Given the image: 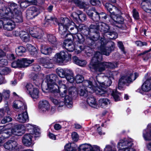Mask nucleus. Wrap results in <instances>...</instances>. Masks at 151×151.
<instances>
[{
    "mask_svg": "<svg viewBox=\"0 0 151 151\" xmlns=\"http://www.w3.org/2000/svg\"><path fill=\"white\" fill-rule=\"evenodd\" d=\"M38 107L41 112H46L49 111L50 108V106L48 101L43 100L39 102Z\"/></svg>",
    "mask_w": 151,
    "mask_h": 151,
    "instance_id": "nucleus-18",
    "label": "nucleus"
},
{
    "mask_svg": "<svg viewBox=\"0 0 151 151\" xmlns=\"http://www.w3.org/2000/svg\"><path fill=\"white\" fill-rule=\"evenodd\" d=\"M79 150V151H100L99 147L94 146L93 147L91 145L87 144L81 145Z\"/></svg>",
    "mask_w": 151,
    "mask_h": 151,
    "instance_id": "nucleus-17",
    "label": "nucleus"
},
{
    "mask_svg": "<svg viewBox=\"0 0 151 151\" xmlns=\"http://www.w3.org/2000/svg\"><path fill=\"white\" fill-rule=\"evenodd\" d=\"M11 151H18L20 147V145L16 141H13Z\"/></svg>",
    "mask_w": 151,
    "mask_h": 151,
    "instance_id": "nucleus-49",
    "label": "nucleus"
},
{
    "mask_svg": "<svg viewBox=\"0 0 151 151\" xmlns=\"http://www.w3.org/2000/svg\"><path fill=\"white\" fill-rule=\"evenodd\" d=\"M86 5H85V6L83 8H85L84 11L87 13L89 17H91L93 16V12H95L94 9L93 8H92L91 6H88V7H86V4L85 3Z\"/></svg>",
    "mask_w": 151,
    "mask_h": 151,
    "instance_id": "nucleus-41",
    "label": "nucleus"
},
{
    "mask_svg": "<svg viewBox=\"0 0 151 151\" xmlns=\"http://www.w3.org/2000/svg\"><path fill=\"white\" fill-rule=\"evenodd\" d=\"M63 46L68 51L72 52L76 48L71 38L68 39L64 40L63 44ZM76 49L75 50H76Z\"/></svg>",
    "mask_w": 151,
    "mask_h": 151,
    "instance_id": "nucleus-21",
    "label": "nucleus"
},
{
    "mask_svg": "<svg viewBox=\"0 0 151 151\" xmlns=\"http://www.w3.org/2000/svg\"><path fill=\"white\" fill-rule=\"evenodd\" d=\"M133 144L131 141L126 139H121L119 141L117 145L118 148H119V151H122V149H125L126 147L132 148Z\"/></svg>",
    "mask_w": 151,
    "mask_h": 151,
    "instance_id": "nucleus-19",
    "label": "nucleus"
},
{
    "mask_svg": "<svg viewBox=\"0 0 151 151\" xmlns=\"http://www.w3.org/2000/svg\"><path fill=\"white\" fill-rule=\"evenodd\" d=\"M13 106L16 109H20L23 111L26 110L27 108L25 103L23 101L19 100L15 101L13 103Z\"/></svg>",
    "mask_w": 151,
    "mask_h": 151,
    "instance_id": "nucleus-26",
    "label": "nucleus"
},
{
    "mask_svg": "<svg viewBox=\"0 0 151 151\" xmlns=\"http://www.w3.org/2000/svg\"><path fill=\"white\" fill-rule=\"evenodd\" d=\"M10 130L9 129L6 128L5 127H0V134H2L3 136H5V134H9Z\"/></svg>",
    "mask_w": 151,
    "mask_h": 151,
    "instance_id": "nucleus-50",
    "label": "nucleus"
},
{
    "mask_svg": "<svg viewBox=\"0 0 151 151\" xmlns=\"http://www.w3.org/2000/svg\"><path fill=\"white\" fill-rule=\"evenodd\" d=\"M52 49L50 47H48L45 45H42L41 46V52L45 55H50L51 53Z\"/></svg>",
    "mask_w": 151,
    "mask_h": 151,
    "instance_id": "nucleus-35",
    "label": "nucleus"
},
{
    "mask_svg": "<svg viewBox=\"0 0 151 151\" xmlns=\"http://www.w3.org/2000/svg\"><path fill=\"white\" fill-rule=\"evenodd\" d=\"M90 80L86 81L83 82V85L82 86H80L77 90V93H78L81 96H83L84 97H87L88 94V92H90V91H91V88H90L88 85H85V83L87 81H92L91 79H92V78H90Z\"/></svg>",
    "mask_w": 151,
    "mask_h": 151,
    "instance_id": "nucleus-14",
    "label": "nucleus"
},
{
    "mask_svg": "<svg viewBox=\"0 0 151 151\" xmlns=\"http://www.w3.org/2000/svg\"><path fill=\"white\" fill-rule=\"evenodd\" d=\"M71 2H73L77 6L80 8H83L85 6V3L79 0H69Z\"/></svg>",
    "mask_w": 151,
    "mask_h": 151,
    "instance_id": "nucleus-47",
    "label": "nucleus"
},
{
    "mask_svg": "<svg viewBox=\"0 0 151 151\" xmlns=\"http://www.w3.org/2000/svg\"><path fill=\"white\" fill-rule=\"evenodd\" d=\"M138 76V74L135 73L133 74L131 73L126 76H123L120 79L118 83V88L121 89L122 86L125 83H130L136 79Z\"/></svg>",
    "mask_w": 151,
    "mask_h": 151,
    "instance_id": "nucleus-8",
    "label": "nucleus"
},
{
    "mask_svg": "<svg viewBox=\"0 0 151 151\" xmlns=\"http://www.w3.org/2000/svg\"><path fill=\"white\" fill-rule=\"evenodd\" d=\"M86 101L88 104L93 108H97L98 106L95 99L92 95L88 97Z\"/></svg>",
    "mask_w": 151,
    "mask_h": 151,
    "instance_id": "nucleus-32",
    "label": "nucleus"
},
{
    "mask_svg": "<svg viewBox=\"0 0 151 151\" xmlns=\"http://www.w3.org/2000/svg\"><path fill=\"white\" fill-rule=\"evenodd\" d=\"M73 60L75 63L81 66H84L87 64V62L86 60H80L75 56L73 57Z\"/></svg>",
    "mask_w": 151,
    "mask_h": 151,
    "instance_id": "nucleus-38",
    "label": "nucleus"
},
{
    "mask_svg": "<svg viewBox=\"0 0 151 151\" xmlns=\"http://www.w3.org/2000/svg\"><path fill=\"white\" fill-rule=\"evenodd\" d=\"M95 15L92 16L91 18L94 21H98L100 19L99 14L96 11L95 12Z\"/></svg>",
    "mask_w": 151,
    "mask_h": 151,
    "instance_id": "nucleus-58",
    "label": "nucleus"
},
{
    "mask_svg": "<svg viewBox=\"0 0 151 151\" xmlns=\"http://www.w3.org/2000/svg\"><path fill=\"white\" fill-rule=\"evenodd\" d=\"M2 16L3 15H2ZM0 18L4 19L3 28L4 29L8 31H11L15 28V22L17 23L15 21V18H14L13 19H8L6 17H4L2 16L1 14H0Z\"/></svg>",
    "mask_w": 151,
    "mask_h": 151,
    "instance_id": "nucleus-11",
    "label": "nucleus"
},
{
    "mask_svg": "<svg viewBox=\"0 0 151 151\" xmlns=\"http://www.w3.org/2000/svg\"><path fill=\"white\" fill-rule=\"evenodd\" d=\"M72 137L73 140L75 142L77 141L78 139V135L76 132H74L72 133Z\"/></svg>",
    "mask_w": 151,
    "mask_h": 151,
    "instance_id": "nucleus-63",
    "label": "nucleus"
},
{
    "mask_svg": "<svg viewBox=\"0 0 151 151\" xmlns=\"http://www.w3.org/2000/svg\"><path fill=\"white\" fill-rule=\"evenodd\" d=\"M92 79L91 80L92 81H87L84 83L85 85H89L91 88V91H90V92L91 93L95 92L97 94L102 96H108L107 92L104 90V88L98 84L94 77H92Z\"/></svg>",
    "mask_w": 151,
    "mask_h": 151,
    "instance_id": "nucleus-6",
    "label": "nucleus"
},
{
    "mask_svg": "<svg viewBox=\"0 0 151 151\" xmlns=\"http://www.w3.org/2000/svg\"><path fill=\"white\" fill-rule=\"evenodd\" d=\"M45 21L46 22H50L52 21H55L57 22V19L55 18H52L49 16H47L45 17Z\"/></svg>",
    "mask_w": 151,
    "mask_h": 151,
    "instance_id": "nucleus-61",
    "label": "nucleus"
},
{
    "mask_svg": "<svg viewBox=\"0 0 151 151\" xmlns=\"http://www.w3.org/2000/svg\"><path fill=\"white\" fill-rule=\"evenodd\" d=\"M12 118L9 116H6L4 117L1 121V123L2 124H5L8 122H9L12 121Z\"/></svg>",
    "mask_w": 151,
    "mask_h": 151,
    "instance_id": "nucleus-57",
    "label": "nucleus"
},
{
    "mask_svg": "<svg viewBox=\"0 0 151 151\" xmlns=\"http://www.w3.org/2000/svg\"><path fill=\"white\" fill-rule=\"evenodd\" d=\"M43 76V74L37 75L35 73H32L30 76V78L34 81L35 84L38 86L42 82Z\"/></svg>",
    "mask_w": 151,
    "mask_h": 151,
    "instance_id": "nucleus-24",
    "label": "nucleus"
},
{
    "mask_svg": "<svg viewBox=\"0 0 151 151\" xmlns=\"http://www.w3.org/2000/svg\"><path fill=\"white\" fill-rule=\"evenodd\" d=\"M68 54L66 51H61L56 54L55 55V61L58 63H62L68 58Z\"/></svg>",
    "mask_w": 151,
    "mask_h": 151,
    "instance_id": "nucleus-15",
    "label": "nucleus"
},
{
    "mask_svg": "<svg viewBox=\"0 0 151 151\" xmlns=\"http://www.w3.org/2000/svg\"><path fill=\"white\" fill-rule=\"evenodd\" d=\"M75 80L77 83H80L83 81V77L79 75H77L75 78Z\"/></svg>",
    "mask_w": 151,
    "mask_h": 151,
    "instance_id": "nucleus-55",
    "label": "nucleus"
},
{
    "mask_svg": "<svg viewBox=\"0 0 151 151\" xmlns=\"http://www.w3.org/2000/svg\"><path fill=\"white\" fill-rule=\"evenodd\" d=\"M27 49L30 52V54L33 56H35L37 53V51L36 48L30 44L27 45Z\"/></svg>",
    "mask_w": 151,
    "mask_h": 151,
    "instance_id": "nucleus-39",
    "label": "nucleus"
},
{
    "mask_svg": "<svg viewBox=\"0 0 151 151\" xmlns=\"http://www.w3.org/2000/svg\"><path fill=\"white\" fill-rule=\"evenodd\" d=\"M83 50L86 53H90L92 50V49L89 47H84L83 45L79 44L76 47L75 52L78 54L80 53Z\"/></svg>",
    "mask_w": 151,
    "mask_h": 151,
    "instance_id": "nucleus-28",
    "label": "nucleus"
},
{
    "mask_svg": "<svg viewBox=\"0 0 151 151\" xmlns=\"http://www.w3.org/2000/svg\"><path fill=\"white\" fill-rule=\"evenodd\" d=\"M70 70L68 69H63L61 68H58L56 70L57 74L59 76L62 78H65L68 72H70Z\"/></svg>",
    "mask_w": 151,
    "mask_h": 151,
    "instance_id": "nucleus-33",
    "label": "nucleus"
},
{
    "mask_svg": "<svg viewBox=\"0 0 151 151\" xmlns=\"http://www.w3.org/2000/svg\"><path fill=\"white\" fill-rule=\"evenodd\" d=\"M99 105L102 108H106L111 104L110 100L107 98H101L98 101Z\"/></svg>",
    "mask_w": 151,
    "mask_h": 151,
    "instance_id": "nucleus-29",
    "label": "nucleus"
},
{
    "mask_svg": "<svg viewBox=\"0 0 151 151\" xmlns=\"http://www.w3.org/2000/svg\"><path fill=\"white\" fill-rule=\"evenodd\" d=\"M95 79L98 84L104 88L110 86L112 83L111 81L109 78L106 77V76H102L99 74L96 76Z\"/></svg>",
    "mask_w": 151,
    "mask_h": 151,
    "instance_id": "nucleus-9",
    "label": "nucleus"
},
{
    "mask_svg": "<svg viewBox=\"0 0 151 151\" xmlns=\"http://www.w3.org/2000/svg\"><path fill=\"white\" fill-rule=\"evenodd\" d=\"M25 127L21 124L15 125L12 132L15 135L18 136L22 135L24 132Z\"/></svg>",
    "mask_w": 151,
    "mask_h": 151,
    "instance_id": "nucleus-23",
    "label": "nucleus"
},
{
    "mask_svg": "<svg viewBox=\"0 0 151 151\" xmlns=\"http://www.w3.org/2000/svg\"><path fill=\"white\" fill-rule=\"evenodd\" d=\"M101 45L99 48V52L95 53L89 65V67L91 71L94 70L96 72H102L106 68H113L116 67L117 65V63H111L109 62H99L102 59V55L106 56L109 55L110 53L114 50L115 47V44L113 42H109V47L105 46L107 42L105 36L101 37L99 40Z\"/></svg>",
    "mask_w": 151,
    "mask_h": 151,
    "instance_id": "nucleus-2",
    "label": "nucleus"
},
{
    "mask_svg": "<svg viewBox=\"0 0 151 151\" xmlns=\"http://www.w3.org/2000/svg\"><path fill=\"white\" fill-rule=\"evenodd\" d=\"M7 3L3 8L0 11V14L8 19H13L15 18L17 22H21L22 19L21 12L19 10V6L14 3H10L6 6ZM3 17V16H2Z\"/></svg>",
    "mask_w": 151,
    "mask_h": 151,
    "instance_id": "nucleus-3",
    "label": "nucleus"
},
{
    "mask_svg": "<svg viewBox=\"0 0 151 151\" xmlns=\"http://www.w3.org/2000/svg\"><path fill=\"white\" fill-rule=\"evenodd\" d=\"M59 26V31L60 34L63 35V37L70 36L72 37L73 36L71 35L66 34L67 29L73 34H76L78 32V26L72 22H70L68 18H63L60 22L58 24Z\"/></svg>",
    "mask_w": 151,
    "mask_h": 151,
    "instance_id": "nucleus-4",
    "label": "nucleus"
},
{
    "mask_svg": "<svg viewBox=\"0 0 151 151\" xmlns=\"http://www.w3.org/2000/svg\"><path fill=\"white\" fill-rule=\"evenodd\" d=\"M24 111L19 114L17 118V120L20 122L25 123L28 120V117L26 110Z\"/></svg>",
    "mask_w": 151,
    "mask_h": 151,
    "instance_id": "nucleus-27",
    "label": "nucleus"
},
{
    "mask_svg": "<svg viewBox=\"0 0 151 151\" xmlns=\"http://www.w3.org/2000/svg\"><path fill=\"white\" fill-rule=\"evenodd\" d=\"M32 136L30 134H27L24 136L22 140L24 145L27 146H30L32 144Z\"/></svg>",
    "mask_w": 151,
    "mask_h": 151,
    "instance_id": "nucleus-30",
    "label": "nucleus"
},
{
    "mask_svg": "<svg viewBox=\"0 0 151 151\" xmlns=\"http://www.w3.org/2000/svg\"><path fill=\"white\" fill-rule=\"evenodd\" d=\"M22 68L27 67L34 62L33 59L31 60L26 58H22Z\"/></svg>",
    "mask_w": 151,
    "mask_h": 151,
    "instance_id": "nucleus-42",
    "label": "nucleus"
},
{
    "mask_svg": "<svg viewBox=\"0 0 151 151\" xmlns=\"http://www.w3.org/2000/svg\"><path fill=\"white\" fill-rule=\"evenodd\" d=\"M119 94L116 91H112L111 95L113 96L115 101H117L120 100Z\"/></svg>",
    "mask_w": 151,
    "mask_h": 151,
    "instance_id": "nucleus-53",
    "label": "nucleus"
},
{
    "mask_svg": "<svg viewBox=\"0 0 151 151\" xmlns=\"http://www.w3.org/2000/svg\"><path fill=\"white\" fill-rule=\"evenodd\" d=\"M35 126L32 124H26L25 129L27 130L30 132H32Z\"/></svg>",
    "mask_w": 151,
    "mask_h": 151,
    "instance_id": "nucleus-60",
    "label": "nucleus"
},
{
    "mask_svg": "<svg viewBox=\"0 0 151 151\" xmlns=\"http://www.w3.org/2000/svg\"><path fill=\"white\" fill-rule=\"evenodd\" d=\"M78 31H82V32L87 38L90 37V36H88L89 35V32L88 30L86 29V27L84 24H80L78 27Z\"/></svg>",
    "mask_w": 151,
    "mask_h": 151,
    "instance_id": "nucleus-37",
    "label": "nucleus"
},
{
    "mask_svg": "<svg viewBox=\"0 0 151 151\" xmlns=\"http://www.w3.org/2000/svg\"><path fill=\"white\" fill-rule=\"evenodd\" d=\"M12 142L13 140H11L6 142L4 144V148L10 151H11L12 146Z\"/></svg>",
    "mask_w": 151,
    "mask_h": 151,
    "instance_id": "nucleus-48",
    "label": "nucleus"
},
{
    "mask_svg": "<svg viewBox=\"0 0 151 151\" xmlns=\"http://www.w3.org/2000/svg\"><path fill=\"white\" fill-rule=\"evenodd\" d=\"M26 87L27 93H29L32 98L37 99L38 98L39 91L37 88L34 87L31 83H27Z\"/></svg>",
    "mask_w": 151,
    "mask_h": 151,
    "instance_id": "nucleus-13",
    "label": "nucleus"
},
{
    "mask_svg": "<svg viewBox=\"0 0 151 151\" xmlns=\"http://www.w3.org/2000/svg\"><path fill=\"white\" fill-rule=\"evenodd\" d=\"M70 71L68 72L65 78L68 81L72 83L73 82L75 78L73 76V73L72 70H70Z\"/></svg>",
    "mask_w": 151,
    "mask_h": 151,
    "instance_id": "nucleus-43",
    "label": "nucleus"
},
{
    "mask_svg": "<svg viewBox=\"0 0 151 151\" xmlns=\"http://www.w3.org/2000/svg\"><path fill=\"white\" fill-rule=\"evenodd\" d=\"M133 15L135 19H138L139 17L138 12L136 11L135 9L133 10Z\"/></svg>",
    "mask_w": 151,
    "mask_h": 151,
    "instance_id": "nucleus-62",
    "label": "nucleus"
},
{
    "mask_svg": "<svg viewBox=\"0 0 151 151\" xmlns=\"http://www.w3.org/2000/svg\"><path fill=\"white\" fill-rule=\"evenodd\" d=\"M6 112L8 115L11 114V112L8 106L5 107L2 109H0V117H2L3 116Z\"/></svg>",
    "mask_w": 151,
    "mask_h": 151,
    "instance_id": "nucleus-45",
    "label": "nucleus"
},
{
    "mask_svg": "<svg viewBox=\"0 0 151 151\" xmlns=\"http://www.w3.org/2000/svg\"><path fill=\"white\" fill-rule=\"evenodd\" d=\"M71 17L77 20H78L83 22L86 20V16L85 14L79 10H78L76 12L72 13Z\"/></svg>",
    "mask_w": 151,
    "mask_h": 151,
    "instance_id": "nucleus-22",
    "label": "nucleus"
},
{
    "mask_svg": "<svg viewBox=\"0 0 151 151\" xmlns=\"http://www.w3.org/2000/svg\"><path fill=\"white\" fill-rule=\"evenodd\" d=\"M42 40L47 41L54 47H56L58 44L56 37L52 34L45 33Z\"/></svg>",
    "mask_w": 151,
    "mask_h": 151,
    "instance_id": "nucleus-16",
    "label": "nucleus"
},
{
    "mask_svg": "<svg viewBox=\"0 0 151 151\" xmlns=\"http://www.w3.org/2000/svg\"><path fill=\"white\" fill-rule=\"evenodd\" d=\"M10 92L9 90L4 89L2 92V96L6 99H8L9 98Z\"/></svg>",
    "mask_w": 151,
    "mask_h": 151,
    "instance_id": "nucleus-52",
    "label": "nucleus"
},
{
    "mask_svg": "<svg viewBox=\"0 0 151 151\" xmlns=\"http://www.w3.org/2000/svg\"><path fill=\"white\" fill-rule=\"evenodd\" d=\"M40 134V129L36 126H35L31 133L33 135H35L36 137L38 136Z\"/></svg>",
    "mask_w": 151,
    "mask_h": 151,
    "instance_id": "nucleus-54",
    "label": "nucleus"
},
{
    "mask_svg": "<svg viewBox=\"0 0 151 151\" xmlns=\"http://www.w3.org/2000/svg\"><path fill=\"white\" fill-rule=\"evenodd\" d=\"M26 51V49L23 46H19L16 50V54L19 56H21L22 55L23 53Z\"/></svg>",
    "mask_w": 151,
    "mask_h": 151,
    "instance_id": "nucleus-46",
    "label": "nucleus"
},
{
    "mask_svg": "<svg viewBox=\"0 0 151 151\" xmlns=\"http://www.w3.org/2000/svg\"><path fill=\"white\" fill-rule=\"evenodd\" d=\"M30 4H32L28 1H22L20 3V6L22 8H26Z\"/></svg>",
    "mask_w": 151,
    "mask_h": 151,
    "instance_id": "nucleus-59",
    "label": "nucleus"
},
{
    "mask_svg": "<svg viewBox=\"0 0 151 151\" xmlns=\"http://www.w3.org/2000/svg\"><path fill=\"white\" fill-rule=\"evenodd\" d=\"M98 25L99 23L95 25L91 24L88 30L89 33L88 36H90V37L88 38H90L94 41H97L99 39V35L98 33L99 28Z\"/></svg>",
    "mask_w": 151,
    "mask_h": 151,
    "instance_id": "nucleus-10",
    "label": "nucleus"
},
{
    "mask_svg": "<svg viewBox=\"0 0 151 151\" xmlns=\"http://www.w3.org/2000/svg\"><path fill=\"white\" fill-rule=\"evenodd\" d=\"M46 80L47 88L42 87V90L44 89L52 93L49 96L50 101L58 107H63L65 104L68 108H72V97L66 95V86L62 81L58 80L57 76L55 74L46 76Z\"/></svg>",
    "mask_w": 151,
    "mask_h": 151,
    "instance_id": "nucleus-1",
    "label": "nucleus"
},
{
    "mask_svg": "<svg viewBox=\"0 0 151 151\" xmlns=\"http://www.w3.org/2000/svg\"><path fill=\"white\" fill-rule=\"evenodd\" d=\"M142 89L145 92H148L151 90V79L146 80L142 86Z\"/></svg>",
    "mask_w": 151,
    "mask_h": 151,
    "instance_id": "nucleus-34",
    "label": "nucleus"
},
{
    "mask_svg": "<svg viewBox=\"0 0 151 151\" xmlns=\"http://www.w3.org/2000/svg\"><path fill=\"white\" fill-rule=\"evenodd\" d=\"M98 25L99 30L104 35L106 34V36L109 35V39L113 40L117 38V33L114 31H111V28L107 24L104 22H99Z\"/></svg>",
    "mask_w": 151,
    "mask_h": 151,
    "instance_id": "nucleus-7",
    "label": "nucleus"
},
{
    "mask_svg": "<svg viewBox=\"0 0 151 151\" xmlns=\"http://www.w3.org/2000/svg\"><path fill=\"white\" fill-rule=\"evenodd\" d=\"M8 62L7 60L3 58H0V66L2 65H7Z\"/></svg>",
    "mask_w": 151,
    "mask_h": 151,
    "instance_id": "nucleus-64",
    "label": "nucleus"
},
{
    "mask_svg": "<svg viewBox=\"0 0 151 151\" xmlns=\"http://www.w3.org/2000/svg\"><path fill=\"white\" fill-rule=\"evenodd\" d=\"M39 14L37 9L34 6L30 7L27 11V17L29 19H32Z\"/></svg>",
    "mask_w": 151,
    "mask_h": 151,
    "instance_id": "nucleus-20",
    "label": "nucleus"
},
{
    "mask_svg": "<svg viewBox=\"0 0 151 151\" xmlns=\"http://www.w3.org/2000/svg\"><path fill=\"white\" fill-rule=\"evenodd\" d=\"M105 6L110 13V19L109 20V22L111 24L115 25L117 23L120 24L123 23L124 19L120 16L122 13L119 8L110 4L108 3H106Z\"/></svg>",
    "mask_w": 151,
    "mask_h": 151,
    "instance_id": "nucleus-5",
    "label": "nucleus"
},
{
    "mask_svg": "<svg viewBox=\"0 0 151 151\" xmlns=\"http://www.w3.org/2000/svg\"><path fill=\"white\" fill-rule=\"evenodd\" d=\"M77 40L80 43H83L84 41V38L83 35L80 33L77 34L75 36Z\"/></svg>",
    "mask_w": 151,
    "mask_h": 151,
    "instance_id": "nucleus-51",
    "label": "nucleus"
},
{
    "mask_svg": "<svg viewBox=\"0 0 151 151\" xmlns=\"http://www.w3.org/2000/svg\"><path fill=\"white\" fill-rule=\"evenodd\" d=\"M141 6L145 11L151 13V0H143L141 3Z\"/></svg>",
    "mask_w": 151,
    "mask_h": 151,
    "instance_id": "nucleus-25",
    "label": "nucleus"
},
{
    "mask_svg": "<svg viewBox=\"0 0 151 151\" xmlns=\"http://www.w3.org/2000/svg\"><path fill=\"white\" fill-rule=\"evenodd\" d=\"M40 62L45 68H51L52 66L49 60L47 59L41 58L40 60Z\"/></svg>",
    "mask_w": 151,
    "mask_h": 151,
    "instance_id": "nucleus-36",
    "label": "nucleus"
},
{
    "mask_svg": "<svg viewBox=\"0 0 151 151\" xmlns=\"http://www.w3.org/2000/svg\"><path fill=\"white\" fill-rule=\"evenodd\" d=\"M29 32L32 37L42 40L43 36L45 34L41 29L36 26L32 28L30 30Z\"/></svg>",
    "mask_w": 151,
    "mask_h": 151,
    "instance_id": "nucleus-12",
    "label": "nucleus"
},
{
    "mask_svg": "<svg viewBox=\"0 0 151 151\" xmlns=\"http://www.w3.org/2000/svg\"><path fill=\"white\" fill-rule=\"evenodd\" d=\"M11 66L13 68H22V60H18L12 63Z\"/></svg>",
    "mask_w": 151,
    "mask_h": 151,
    "instance_id": "nucleus-44",
    "label": "nucleus"
},
{
    "mask_svg": "<svg viewBox=\"0 0 151 151\" xmlns=\"http://www.w3.org/2000/svg\"><path fill=\"white\" fill-rule=\"evenodd\" d=\"M143 136L145 140L151 141V126H147V129L143 131Z\"/></svg>",
    "mask_w": 151,
    "mask_h": 151,
    "instance_id": "nucleus-31",
    "label": "nucleus"
},
{
    "mask_svg": "<svg viewBox=\"0 0 151 151\" xmlns=\"http://www.w3.org/2000/svg\"><path fill=\"white\" fill-rule=\"evenodd\" d=\"M66 88H67L66 87ZM66 89L67 90V88ZM67 93L69 95V96L72 97L75 94L76 95L77 94V89L74 87H71L68 88V93H67V91L66 95Z\"/></svg>",
    "mask_w": 151,
    "mask_h": 151,
    "instance_id": "nucleus-40",
    "label": "nucleus"
},
{
    "mask_svg": "<svg viewBox=\"0 0 151 151\" xmlns=\"http://www.w3.org/2000/svg\"><path fill=\"white\" fill-rule=\"evenodd\" d=\"M65 151H75V149L71 146L70 144H67L65 147Z\"/></svg>",
    "mask_w": 151,
    "mask_h": 151,
    "instance_id": "nucleus-56",
    "label": "nucleus"
}]
</instances>
